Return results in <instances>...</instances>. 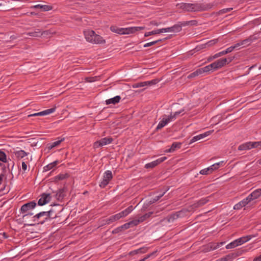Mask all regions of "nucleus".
Returning <instances> with one entry per match:
<instances>
[{"mask_svg": "<svg viewBox=\"0 0 261 261\" xmlns=\"http://www.w3.org/2000/svg\"><path fill=\"white\" fill-rule=\"evenodd\" d=\"M149 249V247L144 246V247L140 248L138 249L130 251L129 253V255L130 256H133V255H134L135 254H137L145 253L146 252H147V251Z\"/></svg>", "mask_w": 261, "mask_h": 261, "instance_id": "nucleus-16", "label": "nucleus"}, {"mask_svg": "<svg viewBox=\"0 0 261 261\" xmlns=\"http://www.w3.org/2000/svg\"><path fill=\"white\" fill-rule=\"evenodd\" d=\"M120 99L121 97L120 96H116L113 98L106 100V103L108 105L110 104L115 105L119 103Z\"/></svg>", "mask_w": 261, "mask_h": 261, "instance_id": "nucleus-25", "label": "nucleus"}, {"mask_svg": "<svg viewBox=\"0 0 261 261\" xmlns=\"http://www.w3.org/2000/svg\"><path fill=\"white\" fill-rule=\"evenodd\" d=\"M159 32H161V33L169 32H172V27L161 29L160 31H159Z\"/></svg>", "mask_w": 261, "mask_h": 261, "instance_id": "nucleus-55", "label": "nucleus"}, {"mask_svg": "<svg viewBox=\"0 0 261 261\" xmlns=\"http://www.w3.org/2000/svg\"><path fill=\"white\" fill-rule=\"evenodd\" d=\"M233 51V48L231 47V46L229 47L228 48H227L225 50H223V53H224V55L228 54V53H230L231 52H232Z\"/></svg>", "mask_w": 261, "mask_h": 261, "instance_id": "nucleus-58", "label": "nucleus"}, {"mask_svg": "<svg viewBox=\"0 0 261 261\" xmlns=\"http://www.w3.org/2000/svg\"><path fill=\"white\" fill-rule=\"evenodd\" d=\"M256 39L254 36H250L249 38L241 41L240 42L242 45L248 46L253 40Z\"/></svg>", "mask_w": 261, "mask_h": 261, "instance_id": "nucleus-28", "label": "nucleus"}, {"mask_svg": "<svg viewBox=\"0 0 261 261\" xmlns=\"http://www.w3.org/2000/svg\"><path fill=\"white\" fill-rule=\"evenodd\" d=\"M51 198L50 194L43 193L38 201V204L40 206L44 205L50 201Z\"/></svg>", "mask_w": 261, "mask_h": 261, "instance_id": "nucleus-9", "label": "nucleus"}, {"mask_svg": "<svg viewBox=\"0 0 261 261\" xmlns=\"http://www.w3.org/2000/svg\"><path fill=\"white\" fill-rule=\"evenodd\" d=\"M261 195V189H257L250 194L248 197L251 201L258 198Z\"/></svg>", "mask_w": 261, "mask_h": 261, "instance_id": "nucleus-17", "label": "nucleus"}, {"mask_svg": "<svg viewBox=\"0 0 261 261\" xmlns=\"http://www.w3.org/2000/svg\"><path fill=\"white\" fill-rule=\"evenodd\" d=\"M251 202V200L249 199L248 196L245 199H244L243 200L241 201V202L243 205V207L246 206L247 204L250 203Z\"/></svg>", "mask_w": 261, "mask_h": 261, "instance_id": "nucleus-52", "label": "nucleus"}, {"mask_svg": "<svg viewBox=\"0 0 261 261\" xmlns=\"http://www.w3.org/2000/svg\"><path fill=\"white\" fill-rule=\"evenodd\" d=\"M22 169L24 172L27 170V165L24 162H22Z\"/></svg>", "mask_w": 261, "mask_h": 261, "instance_id": "nucleus-62", "label": "nucleus"}, {"mask_svg": "<svg viewBox=\"0 0 261 261\" xmlns=\"http://www.w3.org/2000/svg\"><path fill=\"white\" fill-rule=\"evenodd\" d=\"M213 131H214L213 130H212V131H208V132H205L204 133H203V134H199V135H198L197 136H194L190 140V144H191V143H193L194 142H196V141H197L198 140H200L201 139H203V138L208 136Z\"/></svg>", "mask_w": 261, "mask_h": 261, "instance_id": "nucleus-15", "label": "nucleus"}, {"mask_svg": "<svg viewBox=\"0 0 261 261\" xmlns=\"http://www.w3.org/2000/svg\"><path fill=\"white\" fill-rule=\"evenodd\" d=\"M129 228V223H125L115 229H114L112 231V233L113 234H116L120 232H121L124 230L127 229Z\"/></svg>", "mask_w": 261, "mask_h": 261, "instance_id": "nucleus-22", "label": "nucleus"}, {"mask_svg": "<svg viewBox=\"0 0 261 261\" xmlns=\"http://www.w3.org/2000/svg\"><path fill=\"white\" fill-rule=\"evenodd\" d=\"M159 82V80L158 79H153L150 81H146L144 82L146 83V86H151L153 85H155Z\"/></svg>", "mask_w": 261, "mask_h": 261, "instance_id": "nucleus-48", "label": "nucleus"}, {"mask_svg": "<svg viewBox=\"0 0 261 261\" xmlns=\"http://www.w3.org/2000/svg\"><path fill=\"white\" fill-rule=\"evenodd\" d=\"M59 163V161L57 160V161L53 162V163H51L48 164L47 165L44 167L43 171L46 172V171L51 170V169L55 167Z\"/></svg>", "mask_w": 261, "mask_h": 261, "instance_id": "nucleus-30", "label": "nucleus"}, {"mask_svg": "<svg viewBox=\"0 0 261 261\" xmlns=\"http://www.w3.org/2000/svg\"><path fill=\"white\" fill-rule=\"evenodd\" d=\"M116 215L117 216L118 220H119L120 218L124 217L128 215V214L127 213L126 210H124L121 212L120 213L116 214Z\"/></svg>", "mask_w": 261, "mask_h": 261, "instance_id": "nucleus-44", "label": "nucleus"}, {"mask_svg": "<svg viewBox=\"0 0 261 261\" xmlns=\"http://www.w3.org/2000/svg\"><path fill=\"white\" fill-rule=\"evenodd\" d=\"M166 191L164 192L163 193L159 194L158 196H155L154 197L152 198L150 200V202L151 203H154L155 202L158 201L166 193Z\"/></svg>", "mask_w": 261, "mask_h": 261, "instance_id": "nucleus-46", "label": "nucleus"}, {"mask_svg": "<svg viewBox=\"0 0 261 261\" xmlns=\"http://www.w3.org/2000/svg\"><path fill=\"white\" fill-rule=\"evenodd\" d=\"M32 8L40 9L42 11L45 12L51 10L53 7L49 5H42L38 4L32 7Z\"/></svg>", "mask_w": 261, "mask_h": 261, "instance_id": "nucleus-21", "label": "nucleus"}, {"mask_svg": "<svg viewBox=\"0 0 261 261\" xmlns=\"http://www.w3.org/2000/svg\"><path fill=\"white\" fill-rule=\"evenodd\" d=\"M241 42H238L236 44H235L233 46H231V47L233 48V50H234L235 49H237L239 47H240V46H241Z\"/></svg>", "mask_w": 261, "mask_h": 261, "instance_id": "nucleus-61", "label": "nucleus"}, {"mask_svg": "<svg viewBox=\"0 0 261 261\" xmlns=\"http://www.w3.org/2000/svg\"><path fill=\"white\" fill-rule=\"evenodd\" d=\"M204 74L203 71L202 70V68L197 69L196 70L194 71L193 72L190 73L189 75H188L187 77L188 79H192L193 77H195L197 76L202 75Z\"/></svg>", "mask_w": 261, "mask_h": 261, "instance_id": "nucleus-27", "label": "nucleus"}, {"mask_svg": "<svg viewBox=\"0 0 261 261\" xmlns=\"http://www.w3.org/2000/svg\"><path fill=\"white\" fill-rule=\"evenodd\" d=\"M113 139L111 137H105L95 142L93 144V147L97 148L104 145H106L112 142Z\"/></svg>", "mask_w": 261, "mask_h": 261, "instance_id": "nucleus-6", "label": "nucleus"}, {"mask_svg": "<svg viewBox=\"0 0 261 261\" xmlns=\"http://www.w3.org/2000/svg\"><path fill=\"white\" fill-rule=\"evenodd\" d=\"M181 113V111H177L175 112L173 114L172 113L169 116L170 118H171V120L175 119L176 117L179 115Z\"/></svg>", "mask_w": 261, "mask_h": 261, "instance_id": "nucleus-53", "label": "nucleus"}, {"mask_svg": "<svg viewBox=\"0 0 261 261\" xmlns=\"http://www.w3.org/2000/svg\"><path fill=\"white\" fill-rule=\"evenodd\" d=\"M69 175L68 173H65V174H60L58 175L57 176H56L54 177V179L55 181H58V180H62L63 179H65L68 177H69Z\"/></svg>", "mask_w": 261, "mask_h": 261, "instance_id": "nucleus-36", "label": "nucleus"}, {"mask_svg": "<svg viewBox=\"0 0 261 261\" xmlns=\"http://www.w3.org/2000/svg\"><path fill=\"white\" fill-rule=\"evenodd\" d=\"M244 243V242L243 241V239L241 237V238H240L238 239L234 240L233 241L231 242L229 244H227L226 246V248L227 249L234 248H235L237 246H239Z\"/></svg>", "mask_w": 261, "mask_h": 261, "instance_id": "nucleus-11", "label": "nucleus"}, {"mask_svg": "<svg viewBox=\"0 0 261 261\" xmlns=\"http://www.w3.org/2000/svg\"><path fill=\"white\" fill-rule=\"evenodd\" d=\"M217 3H181L177 4L176 7L178 9L182 10L184 12H194L207 11L217 6Z\"/></svg>", "mask_w": 261, "mask_h": 261, "instance_id": "nucleus-1", "label": "nucleus"}, {"mask_svg": "<svg viewBox=\"0 0 261 261\" xmlns=\"http://www.w3.org/2000/svg\"><path fill=\"white\" fill-rule=\"evenodd\" d=\"M27 34L30 36L34 37H40L41 35V31L40 29H36L35 31L29 32Z\"/></svg>", "mask_w": 261, "mask_h": 261, "instance_id": "nucleus-35", "label": "nucleus"}, {"mask_svg": "<svg viewBox=\"0 0 261 261\" xmlns=\"http://www.w3.org/2000/svg\"><path fill=\"white\" fill-rule=\"evenodd\" d=\"M232 10H233L232 8H228L223 9H221V10H219L218 12H217V14L218 15H221V14H222L228 13V12H229L230 11H231Z\"/></svg>", "mask_w": 261, "mask_h": 261, "instance_id": "nucleus-45", "label": "nucleus"}, {"mask_svg": "<svg viewBox=\"0 0 261 261\" xmlns=\"http://www.w3.org/2000/svg\"><path fill=\"white\" fill-rule=\"evenodd\" d=\"M144 29L145 27H133L123 28V35L133 34L136 32L144 30Z\"/></svg>", "mask_w": 261, "mask_h": 261, "instance_id": "nucleus-8", "label": "nucleus"}, {"mask_svg": "<svg viewBox=\"0 0 261 261\" xmlns=\"http://www.w3.org/2000/svg\"><path fill=\"white\" fill-rule=\"evenodd\" d=\"M0 161L3 163H7V155L6 153L0 149Z\"/></svg>", "mask_w": 261, "mask_h": 261, "instance_id": "nucleus-40", "label": "nucleus"}, {"mask_svg": "<svg viewBox=\"0 0 261 261\" xmlns=\"http://www.w3.org/2000/svg\"><path fill=\"white\" fill-rule=\"evenodd\" d=\"M46 212L48 220L53 219L57 217V213L54 209L51 208L49 211Z\"/></svg>", "mask_w": 261, "mask_h": 261, "instance_id": "nucleus-31", "label": "nucleus"}, {"mask_svg": "<svg viewBox=\"0 0 261 261\" xmlns=\"http://www.w3.org/2000/svg\"><path fill=\"white\" fill-rule=\"evenodd\" d=\"M251 143V148H258L257 142H250Z\"/></svg>", "mask_w": 261, "mask_h": 261, "instance_id": "nucleus-60", "label": "nucleus"}, {"mask_svg": "<svg viewBox=\"0 0 261 261\" xmlns=\"http://www.w3.org/2000/svg\"><path fill=\"white\" fill-rule=\"evenodd\" d=\"M224 164L225 163L224 161H221L220 162L213 164V165L211 166L210 167L212 168V170L213 172L214 171L217 170L220 167L223 166Z\"/></svg>", "mask_w": 261, "mask_h": 261, "instance_id": "nucleus-37", "label": "nucleus"}, {"mask_svg": "<svg viewBox=\"0 0 261 261\" xmlns=\"http://www.w3.org/2000/svg\"><path fill=\"white\" fill-rule=\"evenodd\" d=\"M170 121H172V120L169 116L168 117H167L166 115H164L163 119L159 122L157 127H156V130H158L162 128Z\"/></svg>", "mask_w": 261, "mask_h": 261, "instance_id": "nucleus-14", "label": "nucleus"}, {"mask_svg": "<svg viewBox=\"0 0 261 261\" xmlns=\"http://www.w3.org/2000/svg\"><path fill=\"white\" fill-rule=\"evenodd\" d=\"M167 159V158L166 156H163L162 158H160L155 161H154L153 162H151L150 163H147L145 165V168L146 169H149V168H153L160 163L164 162L165 160Z\"/></svg>", "mask_w": 261, "mask_h": 261, "instance_id": "nucleus-10", "label": "nucleus"}, {"mask_svg": "<svg viewBox=\"0 0 261 261\" xmlns=\"http://www.w3.org/2000/svg\"><path fill=\"white\" fill-rule=\"evenodd\" d=\"M225 258H226V261H231L232 260V259L235 258V257L233 253H231L225 255Z\"/></svg>", "mask_w": 261, "mask_h": 261, "instance_id": "nucleus-51", "label": "nucleus"}, {"mask_svg": "<svg viewBox=\"0 0 261 261\" xmlns=\"http://www.w3.org/2000/svg\"><path fill=\"white\" fill-rule=\"evenodd\" d=\"M189 208H182L179 211L176 212V213L178 215V217L179 218H184L188 215L189 212L191 211V208L190 207Z\"/></svg>", "mask_w": 261, "mask_h": 261, "instance_id": "nucleus-23", "label": "nucleus"}, {"mask_svg": "<svg viewBox=\"0 0 261 261\" xmlns=\"http://www.w3.org/2000/svg\"><path fill=\"white\" fill-rule=\"evenodd\" d=\"M51 34V33L50 32V31L49 30H46V31H42V32L41 31L40 37L42 36H48L49 35H50Z\"/></svg>", "mask_w": 261, "mask_h": 261, "instance_id": "nucleus-57", "label": "nucleus"}, {"mask_svg": "<svg viewBox=\"0 0 261 261\" xmlns=\"http://www.w3.org/2000/svg\"><path fill=\"white\" fill-rule=\"evenodd\" d=\"M56 107L52 108L51 109H47L46 110L42 111L41 114H43V116L49 114L50 113H53L55 111Z\"/></svg>", "mask_w": 261, "mask_h": 261, "instance_id": "nucleus-43", "label": "nucleus"}, {"mask_svg": "<svg viewBox=\"0 0 261 261\" xmlns=\"http://www.w3.org/2000/svg\"><path fill=\"white\" fill-rule=\"evenodd\" d=\"M86 40L90 43L93 42L95 33L93 30H88L84 32Z\"/></svg>", "mask_w": 261, "mask_h": 261, "instance_id": "nucleus-13", "label": "nucleus"}, {"mask_svg": "<svg viewBox=\"0 0 261 261\" xmlns=\"http://www.w3.org/2000/svg\"><path fill=\"white\" fill-rule=\"evenodd\" d=\"M106 43V40L103 39V38L97 34L95 35L94 37V39L92 43L94 44H105Z\"/></svg>", "mask_w": 261, "mask_h": 261, "instance_id": "nucleus-26", "label": "nucleus"}, {"mask_svg": "<svg viewBox=\"0 0 261 261\" xmlns=\"http://www.w3.org/2000/svg\"><path fill=\"white\" fill-rule=\"evenodd\" d=\"M33 221L35 223L43 224L48 220L46 212H41L33 217Z\"/></svg>", "mask_w": 261, "mask_h": 261, "instance_id": "nucleus-5", "label": "nucleus"}, {"mask_svg": "<svg viewBox=\"0 0 261 261\" xmlns=\"http://www.w3.org/2000/svg\"><path fill=\"white\" fill-rule=\"evenodd\" d=\"M156 44V41H152L149 43H147L144 45V47H147L149 46H151L152 45H153L154 44Z\"/></svg>", "mask_w": 261, "mask_h": 261, "instance_id": "nucleus-59", "label": "nucleus"}, {"mask_svg": "<svg viewBox=\"0 0 261 261\" xmlns=\"http://www.w3.org/2000/svg\"><path fill=\"white\" fill-rule=\"evenodd\" d=\"M65 190L64 188L59 189L56 194V198L58 200H62L65 196Z\"/></svg>", "mask_w": 261, "mask_h": 261, "instance_id": "nucleus-29", "label": "nucleus"}, {"mask_svg": "<svg viewBox=\"0 0 261 261\" xmlns=\"http://www.w3.org/2000/svg\"><path fill=\"white\" fill-rule=\"evenodd\" d=\"M117 220H118L117 216L115 214L114 215L111 216V217H110L109 218H108L107 219L103 220L102 224L101 225L103 226V225H105L106 224H111L116 221H117Z\"/></svg>", "mask_w": 261, "mask_h": 261, "instance_id": "nucleus-19", "label": "nucleus"}, {"mask_svg": "<svg viewBox=\"0 0 261 261\" xmlns=\"http://www.w3.org/2000/svg\"><path fill=\"white\" fill-rule=\"evenodd\" d=\"M257 234L248 235L246 236L242 237V238L243 239V241L245 243L248 242V241H249L250 240H251L252 238L257 237Z\"/></svg>", "mask_w": 261, "mask_h": 261, "instance_id": "nucleus-47", "label": "nucleus"}, {"mask_svg": "<svg viewBox=\"0 0 261 261\" xmlns=\"http://www.w3.org/2000/svg\"><path fill=\"white\" fill-rule=\"evenodd\" d=\"M182 143L180 142H173L170 148L166 150L167 152H174L177 149L180 148Z\"/></svg>", "mask_w": 261, "mask_h": 261, "instance_id": "nucleus-20", "label": "nucleus"}, {"mask_svg": "<svg viewBox=\"0 0 261 261\" xmlns=\"http://www.w3.org/2000/svg\"><path fill=\"white\" fill-rule=\"evenodd\" d=\"M178 218V215L176 214V212L174 213H172L170 215H168L166 218V220L169 222V223H172L175 220L177 219Z\"/></svg>", "mask_w": 261, "mask_h": 261, "instance_id": "nucleus-32", "label": "nucleus"}, {"mask_svg": "<svg viewBox=\"0 0 261 261\" xmlns=\"http://www.w3.org/2000/svg\"><path fill=\"white\" fill-rule=\"evenodd\" d=\"M159 31H160V29H158V30H153V31H152L149 32H146L145 33V34H144V36L145 37H148V36H151V35H155V34H160L161 32H159Z\"/></svg>", "mask_w": 261, "mask_h": 261, "instance_id": "nucleus-42", "label": "nucleus"}, {"mask_svg": "<svg viewBox=\"0 0 261 261\" xmlns=\"http://www.w3.org/2000/svg\"><path fill=\"white\" fill-rule=\"evenodd\" d=\"M212 172L213 171L212 170V168L210 167L207 168L202 169L200 171V173L202 175H208L212 173Z\"/></svg>", "mask_w": 261, "mask_h": 261, "instance_id": "nucleus-41", "label": "nucleus"}, {"mask_svg": "<svg viewBox=\"0 0 261 261\" xmlns=\"http://www.w3.org/2000/svg\"><path fill=\"white\" fill-rule=\"evenodd\" d=\"M110 30L112 32L120 34L123 35V28H119L116 25H112L110 27Z\"/></svg>", "mask_w": 261, "mask_h": 261, "instance_id": "nucleus-33", "label": "nucleus"}, {"mask_svg": "<svg viewBox=\"0 0 261 261\" xmlns=\"http://www.w3.org/2000/svg\"><path fill=\"white\" fill-rule=\"evenodd\" d=\"M127 223H129V228H130L132 226H136L138 225L140 223L139 220H134L132 221H130V222H128Z\"/></svg>", "mask_w": 261, "mask_h": 261, "instance_id": "nucleus-50", "label": "nucleus"}, {"mask_svg": "<svg viewBox=\"0 0 261 261\" xmlns=\"http://www.w3.org/2000/svg\"><path fill=\"white\" fill-rule=\"evenodd\" d=\"M36 205V203L35 201H32L27 203L24 204L21 207V212L22 213H26L23 216V218H28L29 216L33 215V213L29 212L28 211L30 210H32Z\"/></svg>", "mask_w": 261, "mask_h": 261, "instance_id": "nucleus-2", "label": "nucleus"}, {"mask_svg": "<svg viewBox=\"0 0 261 261\" xmlns=\"http://www.w3.org/2000/svg\"><path fill=\"white\" fill-rule=\"evenodd\" d=\"M234 59V57H228V58H221L220 59V61H222L224 62L222 66H224L225 65L229 64L230 62H231L233 59Z\"/></svg>", "mask_w": 261, "mask_h": 261, "instance_id": "nucleus-38", "label": "nucleus"}, {"mask_svg": "<svg viewBox=\"0 0 261 261\" xmlns=\"http://www.w3.org/2000/svg\"><path fill=\"white\" fill-rule=\"evenodd\" d=\"M224 53H223L222 51H220V52H219L218 53H217V54L214 55V58H216H216H219V57H220L221 56H222L224 55Z\"/></svg>", "mask_w": 261, "mask_h": 261, "instance_id": "nucleus-64", "label": "nucleus"}, {"mask_svg": "<svg viewBox=\"0 0 261 261\" xmlns=\"http://www.w3.org/2000/svg\"><path fill=\"white\" fill-rule=\"evenodd\" d=\"M58 140L57 141H55L52 143L48 144H47V148L48 149L50 150L53 149L54 147L58 146L61 144V142L64 141L65 138H58Z\"/></svg>", "mask_w": 261, "mask_h": 261, "instance_id": "nucleus-24", "label": "nucleus"}, {"mask_svg": "<svg viewBox=\"0 0 261 261\" xmlns=\"http://www.w3.org/2000/svg\"><path fill=\"white\" fill-rule=\"evenodd\" d=\"M243 250H238L236 251H235L234 252H233V254L235 257V258L241 255L243 252Z\"/></svg>", "mask_w": 261, "mask_h": 261, "instance_id": "nucleus-54", "label": "nucleus"}, {"mask_svg": "<svg viewBox=\"0 0 261 261\" xmlns=\"http://www.w3.org/2000/svg\"><path fill=\"white\" fill-rule=\"evenodd\" d=\"M250 149H251L250 142H248L244 144H241L238 147V150L241 151L246 150Z\"/></svg>", "mask_w": 261, "mask_h": 261, "instance_id": "nucleus-34", "label": "nucleus"}, {"mask_svg": "<svg viewBox=\"0 0 261 261\" xmlns=\"http://www.w3.org/2000/svg\"><path fill=\"white\" fill-rule=\"evenodd\" d=\"M223 62H224L223 61V60L220 61V59H219L216 61L215 62H213V63L202 67V69L203 71V73H207L210 71H213L214 70H218V69L223 67L222 64Z\"/></svg>", "mask_w": 261, "mask_h": 261, "instance_id": "nucleus-3", "label": "nucleus"}, {"mask_svg": "<svg viewBox=\"0 0 261 261\" xmlns=\"http://www.w3.org/2000/svg\"><path fill=\"white\" fill-rule=\"evenodd\" d=\"M146 86V83L144 82L135 83L133 85V87L134 88H137L139 87H143Z\"/></svg>", "mask_w": 261, "mask_h": 261, "instance_id": "nucleus-49", "label": "nucleus"}, {"mask_svg": "<svg viewBox=\"0 0 261 261\" xmlns=\"http://www.w3.org/2000/svg\"><path fill=\"white\" fill-rule=\"evenodd\" d=\"M224 53H223L222 51H220V52H219L218 53H217V54L214 55V58H216H216H219V57H220L221 56H222L224 55Z\"/></svg>", "mask_w": 261, "mask_h": 261, "instance_id": "nucleus-63", "label": "nucleus"}, {"mask_svg": "<svg viewBox=\"0 0 261 261\" xmlns=\"http://www.w3.org/2000/svg\"><path fill=\"white\" fill-rule=\"evenodd\" d=\"M158 252V250H155L147 255H146L144 258L140 259L139 261H145L147 259L149 258H153L156 255V253Z\"/></svg>", "mask_w": 261, "mask_h": 261, "instance_id": "nucleus-39", "label": "nucleus"}, {"mask_svg": "<svg viewBox=\"0 0 261 261\" xmlns=\"http://www.w3.org/2000/svg\"><path fill=\"white\" fill-rule=\"evenodd\" d=\"M197 23V21L195 20L179 22L178 23L171 27L172 32H179L181 30L182 27L186 25H196Z\"/></svg>", "mask_w": 261, "mask_h": 261, "instance_id": "nucleus-4", "label": "nucleus"}, {"mask_svg": "<svg viewBox=\"0 0 261 261\" xmlns=\"http://www.w3.org/2000/svg\"><path fill=\"white\" fill-rule=\"evenodd\" d=\"M13 153L17 160H20L29 154L23 150L15 151Z\"/></svg>", "mask_w": 261, "mask_h": 261, "instance_id": "nucleus-18", "label": "nucleus"}, {"mask_svg": "<svg viewBox=\"0 0 261 261\" xmlns=\"http://www.w3.org/2000/svg\"><path fill=\"white\" fill-rule=\"evenodd\" d=\"M243 207V205L242 204L241 201H240L239 202H238V203H237L236 204L234 205L233 208H234V210H240Z\"/></svg>", "mask_w": 261, "mask_h": 261, "instance_id": "nucleus-56", "label": "nucleus"}, {"mask_svg": "<svg viewBox=\"0 0 261 261\" xmlns=\"http://www.w3.org/2000/svg\"><path fill=\"white\" fill-rule=\"evenodd\" d=\"M209 201L208 197L200 199L197 202L194 203L190 206L191 209H196L199 207L202 206Z\"/></svg>", "mask_w": 261, "mask_h": 261, "instance_id": "nucleus-12", "label": "nucleus"}, {"mask_svg": "<svg viewBox=\"0 0 261 261\" xmlns=\"http://www.w3.org/2000/svg\"><path fill=\"white\" fill-rule=\"evenodd\" d=\"M113 175L112 172L110 170L106 171L104 173L103 178L102 180L100 182L99 186L101 188H105L108 185L110 181L112 179Z\"/></svg>", "mask_w": 261, "mask_h": 261, "instance_id": "nucleus-7", "label": "nucleus"}]
</instances>
